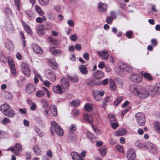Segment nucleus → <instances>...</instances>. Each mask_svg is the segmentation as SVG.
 Returning a JSON list of instances; mask_svg holds the SVG:
<instances>
[{
    "instance_id": "nucleus-1",
    "label": "nucleus",
    "mask_w": 160,
    "mask_h": 160,
    "mask_svg": "<svg viewBox=\"0 0 160 160\" xmlns=\"http://www.w3.org/2000/svg\"><path fill=\"white\" fill-rule=\"evenodd\" d=\"M151 86H148L146 88L137 87L134 85L130 86L129 90L131 93L141 99L147 98L149 95L154 97L153 92L150 89Z\"/></svg>"
},
{
    "instance_id": "nucleus-2",
    "label": "nucleus",
    "mask_w": 160,
    "mask_h": 160,
    "mask_svg": "<svg viewBox=\"0 0 160 160\" xmlns=\"http://www.w3.org/2000/svg\"><path fill=\"white\" fill-rule=\"evenodd\" d=\"M115 72L120 76L123 75L126 72L132 71V67L125 63H122L118 65L115 68Z\"/></svg>"
},
{
    "instance_id": "nucleus-3",
    "label": "nucleus",
    "mask_w": 160,
    "mask_h": 160,
    "mask_svg": "<svg viewBox=\"0 0 160 160\" xmlns=\"http://www.w3.org/2000/svg\"><path fill=\"white\" fill-rule=\"evenodd\" d=\"M51 134L53 135L55 132L57 134L60 136H62L63 135V132L62 128L58 124L54 121L51 122V126L50 128Z\"/></svg>"
},
{
    "instance_id": "nucleus-4",
    "label": "nucleus",
    "mask_w": 160,
    "mask_h": 160,
    "mask_svg": "<svg viewBox=\"0 0 160 160\" xmlns=\"http://www.w3.org/2000/svg\"><path fill=\"white\" fill-rule=\"evenodd\" d=\"M136 121L140 126H143L145 122V117L144 114L139 112L136 114L135 115Z\"/></svg>"
},
{
    "instance_id": "nucleus-5",
    "label": "nucleus",
    "mask_w": 160,
    "mask_h": 160,
    "mask_svg": "<svg viewBox=\"0 0 160 160\" xmlns=\"http://www.w3.org/2000/svg\"><path fill=\"white\" fill-rule=\"evenodd\" d=\"M7 151H11L13 152L17 156L19 155L22 152V148L21 144L19 143H17L15 145L14 147L7 149Z\"/></svg>"
},
{
    "instance_id": "nucleus-6",
    "label": "nucleus",
    "mask_w": 160,
    "mask_h": 160,
    "mask_svg": "<svg viewBox=\"0 0 160 160\" xmlns=\"http://www.w3.org/2000/svg\"><path fill=\"white\" fill-rule=\"evenodd\" d=\"M21 68L23 74L28 77L31 74V71L28 64L22 62L21 64Z\"/></svg>"
},
{
    "instance_id": "nucleus-7",
    "label": "nucleus",
    "mask_w": 160,
    "mask_h": 160,
    "mask_svg": "<svg viewBox=\"0 0 160 160\" xmlns=\"http://www.w3.org/2000/svg\"><path fill=\"white\" fill-rule=\"evenodd\" d=\"M145 147L151 153H155L157 152V149L155 145L149 142L145 143Z\"/></svg>"
},
{
    "instance_id": "nucleus-8",
    "label": "nucleus",
    "mask_w": 160,
    "mask_h": 160,
    "mask_svg": "<svg viewBox=\"0 0 160 160\" xmlns=\"http://www.w3.org/2000/svg\"><path fill=\"white\" fill-rule=\"evenodd\" d=\"M104 94V92L102 90H95L93 91V97L97 101H99L102 98V97Z\"/></svg>"
},
{
    "instance_id": "nucleus-9",
    "label": "nucleus",
    "mask_w": 160,
    "mask_h": 160,
    "mask_svg": "<svg viewBox=\"0 0 160 160\" xmlns=\"http://www.w3.org/2000/svg\"><path fill=\"white\" fill-rule=\"evenodd\" d=\"M45 76L51 82H54L56 80V75L51 70H47L46 72Z\"/></svg>"
},
{
    "instance_id": "nucleus-10",
    "label": "nucleus",
    "mask_w": 160,
    "mask_h": 160,
    "mask_svg": "<svg viewBox=\"0 0 160 160\" xmlns=\"http://www.w3.org/2000/svg\"><path fill=\"white\" fill-rule=\"evenodd\" d=\"M130 80L132 82L139 83L141 82L142 80V76L136 73L132 74L130 76Z\"/></svg>"
},
{
    "instance_id": "nucleus-11",
    "label": "nucleus",
    "mask_w": 160,
    "mask_h": 160,
    "mask_svg": "<svg viewBox=\"0 0 160 160\" xmlns=\"http://www.w3.org/2000/svg\"><path fill=\"white\" fill-rule=\"evenodd\" d=\"M61 86L64 90L68 89L70 86L69 80L66 78L62 77L60 80Z\"/></svg>"
},
{
    "instance_id": "nucleus-12",
    "label": "nucleus",
    "mask_w": 160,
    "mask_h": 160,
    "mask_svg": "<svg viewBox=\"0 0 160 160\" xmlns=\"http://www.w3.org/2000/svg\"><path fill=\"white\" fill-rule=\"evenodd\" d=\"M8 62L10 66L12 74L14 76L16 75V71L14 66V62L12 58L8 57Z\"/></svg>"
},
{
    "instance_id": "nucleus-13",
    "label": "nucleus",
    "mask_w": 160,
    "mask_h": 160,
    "mask_svg": "<svg viewBox=\"0 0 160 160\" xmlns=\"http://www.w3.org/2000/svg\"><path fill=\"white\" fill-rule=\"evenodd\" d=\"M127 157L129 160H133L136 158V153L134 149L130 148L127 151Z\"/></svg>"
},
{
    "instance_id": "nucleus-14",
    "label": "nucleus",
    "mask_w": 160,
    "mask_h": 160,
    "mask_svg": "<svg viewBox=\"0 0 160 160\" xmlns=\"http://www.w3.org/2000/svg\"><path fill=\"white\" fill-rule=\"evenodd\" d=\"M150 89L152 90V93L154 96L158 93H160V83L151 86Z\"/></svg>"
},
{
    "instance_id": "nucleus-15",
    "label": "nucleus",
    "mask_w": 160,
    "mask_h": 160,
    "mask_svg": "<svg viewBox=\"0 0 160 160\" xmlns=\"http://www.w3.org/2000/svg\"><path fill=\"white\" fill-rule=\"evenodd\" d=\"M93 77L96 79H100L102 78L104 76V74L101 70L96 71L93 73Z\"/></svg>"
},
{
    "instance_id": "nucleus-16",
    "label": "nucleus",
    "mask_w": 160,
    "mask_h": 160,
    "mask_svg": "<svg viewBox=\"0 0 160 160\" xmlns=\"http://www.w3.org/2000/svg\"><path fill=\"white\" fill-rule=\"evenodd\" d=\"M98 54L103 60H107L109 56V52L107 51H98Z\"/></svg>"
},
{
    "instance_id": "nucleus-17",
    "label": "nucleus",
    "mask_w": 160,
    "mask_h": 160,
    "mask_svg": "<svg viewBox=\"0 0 160 160\" xmlns=\"http://www.w3.org/2000/svg\"><path fill=\"white\" fill-rule=\"evenodd\" d=\"M35 90V86L32 84L27 85L26 88V91L29 94H31L34 92Z\"/></svg>"
},
{
    "instance_id": "nucleus-18",
    "label": "nucleus",
    "mask_w": 160,
    "mask_h": 160,
    "mask_svg": "<svg viewBox=\"0 0 160 160\" xmlns=\"http://www.w3.org/2000/svg\"><path fill=\"white\" fill-rule=\"evenodd\" d=\"M127 133V131L125 129L120 128L115 132L114 134L117 136H119L125 135Z\"/></svg>"
},
{
    "instance_id": "nucleus-19",
    "label": "nucleus",
    "mask_w": 160,
    "mask_h": 160,
    "mask_svg": "<svg viewBox=\"0 0 160 160\" xmlns=\"http://www.w3.org/2000/svg\"><path fill=\"white\" fill-rule=\"evenodd\" d=\"M11 107L7 103H4L0 107V109L1 112L4 114L10 109Z\"/></svg>"
},
{
    "instance_id": "nucleus-20",
    "label": "nucleus",
    "mask_w": 160,
    "mask_h": 160,
    "mask_svg": "<svg viewBox=\"0 0 160 160\" xmlns=\"http://www.w3.org/2000/svg\"><path fill=\"white\" fill-rule=\"evenodd\" d=\"M98 7L99 11L100 12H102L107 11V6L106 4L99 2Z\"/></svg>"
},
{
    "instance_id": "nucleus-21",
    "label": "nucleus",
    "mask_w": 160,
    "mask_h": 160,
    "mask_svg": "<svg viewBox=\"0 0 160 160\" xmlns=\"http://www.w3.org/2000/svg\"><path fill=\"white\" fill-rule=\"evenodd\" d=\"M52 90L54 92L57 93L62 94L64 92L61 87L59 85L54 86Z\"/></svg>"
},
{
    "instance_id": "nucleus-22",
    "label": "nucleus",
    "mask_w": 160,
    "mask_h": 160,
    "mask_svg": "<svg viewBox=\"0 0 160 160\" xmlns=\"http://www.w3.org/2000/svg\"><path fill=\"white\" fill-rule=\"evenodd\" d=\"M32 48L36 53L41 54L43 52L42 50L39 46L36 44H33L32 45Z\"/></svg>"
},
{
    "instance_id": "nucleus-23",
    "label": "nucleus",
    "mask_w": 160,
    "mask_h": 160,
    "mask_svg": "<svg viewBox=\"0 0 160 160\" xmlns=\"http://www.w3.org/2000/svg\"><path fill=\"white\" fill-rule=\"evenodd\" d=\"M52 115L54 117L57 115V110L56 106L54 105H51L49 108Z\"/></svg>"
},
{
    "instance_id": "nucleus-24",
    "label": "nucleus",
    "mask_w": 160,
    "mask_h": 160,
    "mask_svg": "<svg viewBox=\"0 0 160 160\" xmlns=\"http://www.w3.org/2000/svg\"><path fill=\"white\" fill-rule=\"evenodd\" d=\"M4 114L9 117L12 118L15 116V112L11 107L10 109H9V110H8Z\"/></svg>"
},
{
    "instance_id": "nucleus-25",
    "label": "nucleus",
    "mask_w": 160,
    "mask_h": 160,
    "mask_svg": "<svg viewBox=\"0 0 160 160\" xmlns=\"http://www.w3.org/2000/svg\"><path fill=\"white\" fill-rule=\"evenodd\" d=\"M22 23L26 31L28 33L31 34L32 31L29 26L24 21H22Z\"/></svg>"
},
{
    "instance_id": "nucleus-26",
    "label": "nucleus",
    "mask_w": 160,
    "mask_h": 160,
    "mask_svg": "<svg viewBox=\"0 0 160 160\" xmlns=\"http://www.w3.org/2000/svg\"><path fill=\"white\" fill-rule=\"evenodd\" d=\"M49 50L54 55H59L61 53L60 51L58 49H55V48L54 47H51Z\"/></svg>"
},
{
    "instance_id": "nucleus-27",
    "label": "nucleus",
    "mask_w": 160,
    "mask_h": 160,
    "mask_svg": "<svg viewBox=\"0 0 160 160\" xmlns=\"http://www.w3.org/2000/svg\"><path fill=\"white\" fill-rule=\"evenodd\" d=\"M79 70L82 73L86 74L88 72L87 68L84 65H82L79 66Z\"/></svg>"
},
{
    "instance_id": "nucleus-28",
    "label": "nucleus",
    "mask_w": 160,
    "mask_h": 160,
    "mask_svg": "<svg viewBox=\"0 0 160 160\" xmlns=\"http://www.w3.org/2000/svg\"><path fill=\"white\" fill-rule=\"evenodd\" d=\"M141 74L145 79L148 81H151L152 80V78L150 73L142 72Z\"/></svg>"
},
{
    "instance_id": "nucleus-29",
    "label": "nucleus",
    "mask_w": 160,
    "mask_h": 160,
    "mask_svg": "<svg viewBox=\"0 0 160 160\" xmlns=\"http://www.w3.org/2000/svg\"><path fill=\"white\" fill-rule=\"evenodd\" d=\"M49 65L53 68V69H56L58 67V64L56 62L54 61V60L52 59V60H50L48 62Z\"/></svg>"
},
{
    "instance_id": "nucleus-30",
    "label": "nucleus",
    "mask_w": 160,
    "mask_h": 160,
    "mask_svg": "<svg viewBox=\"0 0 160 160\" xmlns=\"http://www.w3.org/2000/svg\"><path fill=\"white\" fill-rule=\"evenodd\" d=\"M33 150L34 153L37 155H39L41 154V151L38 145H34L33 147Z\"/></svg>"
},
{
    "instance_id": "nucleus-31",
    "label": "nucleus",
    "mask_w": 160,
    "mask_h": 160,
    "mask_svg": "<svg viewBox=\"0 0 160 160\" xmlns=\"http://www.w3.org/2000/svg\"><path fill=\"white\" fill-rule=\"evenodd\" d=\"M36 31L37 33L39 35H42L44 34L43 27L41 25H40L37 28Z\"/></svg>"
},
{
    "instance_id": "nucleus-32",
    "label": "nucleus",
    "mask_w": 160,
    "mask_h": 160,
    "mask_svg": "<svg viewBox=\"0 0 160 160\" xmlns=\"http://www.w3.org/2000/svg\"><path fill=\"white\" fill-rule=\"evenodd\" d=\"M154 127L155 130L158 133H160V122H154Z\"/></svg>"
},
{
    "instance_id": "nucleus-33",
    "label": "nucleus",
    "mask_w": 160,
    "mask_h": 160,
    "mask_svg": "<svg viewBox=\"0 0 160 160\" xmlns=\"http://www.w3.org/2000/svg\"><path fill=\"white\" fill-rule=\"evenodd\" d=\"M84 118L89 123H92V121L93 118L92 116L88 114H84Z\"/></svg>"
},
{
    "instance_id": "nucleus-34",
    "label": "nucleus",
    "mask_w": 160,
    "mask_h": 160,
    "mask_svg": "<svg viewBox=\"0 0 160 160\" xmlns=\"http://www.w3.org/2000/svg\"><path fill=\"white\" fill-rule=\"evenodd\" d=\"M109 84L111 89L113 91H115L117 86L115 82L113 80H110Z\"/></svg>"
},
{
    "instance_id": "nucleus-35",
    "label": "nucleus",
    "mask_w": 160,
    "mask_h": 160,
    "mask_svg": "<svg viewBox=\"0 0 160 160\" xmlns=\"http://www.w3.org/2000/svg\"><path fill=\"white\" fill-rule=\"evenodd\" d=\"M6 46L7 48L9 50H11L13 48V45L12 42L10 40L7 41L6 43Z\"/></svg>"
},
{
    "instance_id": "nucleus-36",
    "label": "nucleus",
    "mask_w": 160,
    "mask_h": 160,
    "mask_svg": "<svg viewBox=\"0 0 160 160\" xmlns=\"http://www.w3.org/2000/svg\"><path fill=\"white\" fill-rule=\"evenodd\" d=\"M0 60L3 63H5L7 62V58L2 53H0Z\"/></svg>"
},
{
    "instance_id": "nucleus-37",
    "label": "nucleus",
    "mask_w": 160,
    "mask_h": 160,
    "mask_svg": "<svg viewBox=\"0 0 160 160\" xmlns=\"http://www.w3.org/2000/svg\"><path fill=\"white\" fill-rule=\"evenodd\" d=\"M71 156L73 160H74L75 159H77L81 156V155L78 153L77 152H73L71 153Z\"/></svg>"
},
{
    "instance_id": "nucleus-38",
    "label": "nucleus",
    "mask_w": 160,
    "mask_h": 160,
    "mask_svg": "<svg viewBox=\"0 0 160 160\" xmlns=\"http://www.w3.org/2000/svg\"><path fill=\"white\" fill-rule=\"evenodd\" d=\"M84 108L86 111H89L92 109V105L89 103H86L84 105Z\"/></svg>"
},
{
    "instance_id": "nucleus-39",
    "label": "nucleus",
    "mask_w": 160,
    "mask_h": 160,
    "mask_svg": "<svg viewBox=\"0 0 160 160\" xmlns=\"http://www.w3.org/2000/svg\"><path fill=\"white\" fill-rule=\"evenodd\" d=\"M106 148L105 146H103L99 148L100 152L102 156L103 157L106 154Z\"/></svg>"
},
{
    "instance_id": "nucleus-40",
    "label": "nucleus",
    "mask_w": 160,
    "mask_h": 160,
    "mask_svg": "<svg viewBox=\"0 0 160 160\" xmlns=\"http://www.w3.org/2000/svg\"><path fill=\"white\" fill-rule=\"evenodd\" d=\"M135 145L140 148H145V143H142L139 141H137L135 143Z\"/></svg>"
},
{
    "instance_id": "nucleus-41",
    "label": "nucleus",
    "mask_w": 160,
    "mask_h": 160,
    "mask_svg": "<svg viewBox=\"0 0 160 160\" xmlns=\"http://www.w3.org/2000/svg\"><path fill=\"white\" fill-rule=\"evenodd\" d=\"M32 72L35 76V77L38 78L41 81H43L41 77V75L38 72L36 69H33L32 70Z\"/></svg>"
},
{
    "instance_id": "nucleus-42",
    "label": "nucleus",
    "mask_w": 160,
    "mask_h": 160,
    "mask_svg": "<svg viewBox=\"0 0 160 160\" xmlns=\"http://www.w3.org/2000/svg\"><path fill=\"white\" fill-rule=\"evenodd\" d=\"M86 83L87 85L90 86H92L95 85L93 80L92 79H88L86 81Z\"/></svg>"
},
{
    "instance_id": "nucleus-43",
    "label": "nucleus",
    "mask_w": 160,
    "mask_h": 160,
    "mask_svg": "<svg viewBox=\"0 0 160 160\" xmlns=\"http://www.w3.org/2000/svg\"><path fill=\"white\" fill-rule=\"evenodd\" d=\"M4 96L5 98L8 100L11 99L12 97V94L8 92H6Z\"/></svg>"
},
{
    "instance_id": "nucleus-44",
    "label": "nucleus",
    "mask_w": 160,
    "mask_h": 160,
    "mask_svg": "<svg viewBox=\"0 0 160 160\" xmlns=\"http://www.w3.org/2000/svg\"><path fill=\"white\" fill-rule=\"evenodd\" d=\"M45 93L44 91L42 90H39L36 92V96L38 97H42Z\"/></svg>"
},
{
    "instance_id": "nucleus-45",
    "label": "nucleus",
    "mask_w": 160,
    "mask_h": 160,
    "mask_svg": "<svg viewBox=\"0 0 160 160\" xmlns=\"http://www.w3.org/2000/svg\"><path fill=\"white\" fill-rule=\"evenodd\" d=\"M35 9L36 11L41 15L43 14L44 12L42 10L40 7L37 5L35 6Z\"/></svg>"
},
{
    "instance_id": "nucleus-46",
    "label": "nucleus",
    "mask_w": 160,
    "mask_h": 160,
    "mask_svg": "<svg viewBox=\"0 0 160 160\" xmlns=\"http://www.w3.org/2000/svg\"><path fill=\"white\" fill-rule=\"evenodd\" d=\"M123 97H118L116 100L114 102V104L115 105H117L122 102Z\"/></svg>"
},
{
    "instance_id": "nucleus-47",
    "label": "nucleus",
    "mask_w": 160,
    "mask_h": 160,
    "mask_svg": "<svg viewBox=\"0 0 160 160\" xmlns=\"http://www.w3.org/2000/svg\"><path fill=\"white\" fill-rule=\"evenodd\" d=\"M41 103L45 109L47 108L48 107V102L45 100H42L41 101Z\"/></svg>"
},
{
    "instance_id": "nucleus-48",
    "label": "nucleus",
    "mask_w": 160,
    "mask_h": 160,
    "mask_svg": "<svg viewBox=\"0 0 160 160\" xmlns=\"http://www.w3.org/2000/svg\"><path fill=\"white\" fill-rule=\"evenodd\" d=\"M80 101L78 100H73L71 104V105L73 106L74 107H78L79 106L80 104Z\"/></svg>"
},
{
    "instance_id": "nucleus-49",
    "label": "nucleus",
    "mask_w": 160,
    "mask_h": 160,
    "mask_svg": "<svg viewBox=\"0 0 160 160\" xmlns=\"http://www.w3.org/2000/svg\"><path fill=\"white\" fill-rule=\"evenodd\" d=\"M40 4L42 6H45L48 4L49 0H38Z\"/></svg>"
},
{
    "instance_id": "nucleus-50",
    "label": "nucleus",
    "mask_w": 160,
    "mask_h": 160,
    "mask_svg": "<svg viewBox=\"0 0 160 160\" xmlns=\"http://www.w3.org/2000/svg\"><path fill=\"white\" fill-rule=\"evenodd\" d=\"M68 137L69 139L73 141H75L77 138L76 136L73 133L69 134Z\"/></svg>"
},
{
    "instance_id": "nucleus-51",
    "label": "nucleus",
    "mask_w": 160,
    "mask_h": 160,
    "mask_svg": "<svg viewBox=\"0 0 160 160\" xmlns=\"http://www.w3.org/2000/svg\"><path fill=\"white\" fill-rule=\"evenodd\" d=\"M87 136L91 140L92 142H94V140H93V135L92 133L88 132L86 133Z\"/></svg>"
},
{
    "instance_id": "nucleus-52",
    "label": "nucleus",
    "mask_w": 160,
    "mask_h": 160,
    "mask_svg": "<svg viewBox=\"0 0 160 160\" xmlns=\"http://www.w3.org/2000/svg\"><path fill=\"white\" fill-rule=\"evenodd\" d=\"M108 118L109 119L110 123L113 122H116V120L114 115H109Z\"/></svg>"
},
{
    "instance_id": "nucleus-53",
    "label": "nucleus",
    "mask_w": 160,
    "mask_h": 160,
    "mask_svg": "<svg viewBox=\"0 0 160 160\" xmlns=\"http://www.w3.org/2000/svg\"><path fill=\"white\" fill-rule=\"evenodd\" d=\"M48 18L51 21H54L55 19V16L52 13H49L48 15Z\"/></svg>"
},
{
    "instance_id": "nucleus-54",
    "label": "nucleus",
    "mask_w": 160,
    "mask_h": 160,
    "mask_svg": "<svg viewBox=\"0 0 160 160\" xmlns=\"http://www.w3.org/2000/svg\"><path fill=\"white\" fill-rule=\"evenodd\" d=\"M26 13L30 18H33L34 17L33 13L31 10H27L26 11Z\"/></svg>"
},
{
    "instance_id": "nucleus-55",
    "label": "nucleus",
    "mask_w": 160,
    "mask_h": 160,
    "mask_svg": "<svg viewBox=\"0 0 160 160\" xmlns=\"http://www.w3.org/2000/svg\"><path fill=\"white\" fill-rule=\"evenodd\" d=\"M77 129L75 125L72 124L71 127L69 128V130L71 132H73L76 130Z\"/></svg>"
},
{
    "instance_id": "nucleus-56",
    "label": "nucleus",
    "mask_w": 160,
    "mask_h": 160,
    "mask_svg": "<svg viewBox=\"0 0 160 160\" xmlns=\"http://www.w3.org/2000/svg\"><path fill=\"white\" fill-rule=\"evenodd\" d=\"M68 77L71 81L72 82H76L78 81V79L77 76L69 77L68 76Z\"/></svg>"
},
{
    "instance_id": "nucleus-57",
    "label": "nucleus",
    "mask_w": 160,
    "mask_h": 160,
    "mask_svg": "<svg viewBox=\"0 0 160 160\" xmlns=\"http://www.w3.org/2000/svg\"><path fill=\"white\" fill-rule=\"evenodd\" d=\"M110 123L112 127L114 129H116L119 126L118 124L116 122H113Z\"/></svg>"
},
{
    "instance_id": "nucleus-58",
    "label": "nucleus",
    "mask_w": 160,
    "mask_h": 160,
    "mask_svg": "<svg viewBox=\"0 0 160 160\" xmlns=\"http://www.w3.org/2000/svg\"><path fill=\"white\" fill-rule=\"evenodd\" d=\"M69 38L71 41H75L77 39V36L76 34H74L71 35L70 36Z\"/></svg>"
},
{
    "instance_id": "nucleus-59",
    "label": "nucleus",
    "mask_w": 160,
    "mask_h": 160,
    "mask_svg": "<svg viewBox=\"0 0 160 160\" xmlns=\"http://www.w3.org/2000/svg\"><path fill=\"white\" fill-rule=\"evenodd\" d=\"M132 31H128L126 32V36L128 38H132Z\"/></svg>"
},
{
    "instance_id": "nucleus-60",
    "label": "nucleus",
    "mask_w": 160,
    "mask_h": 160,
    "mask_svg": "<svg viewBox=\"0 0 160 160\" xmlns=\"http://www.w3.org/2000/svg\"><path fill=\"white\" fill-rule=\"evenodd\" d=\"M115 150L121 152H123V149L122 146L119 145H116L115 146Z\"/></svg>"
},
{
    "instance_id": "nucleus-61",
    "label": "nucleus",
    "mask_w": 160,
    "mask_h": 160,
    "mask_svg": "<svg viewBox=\"0 0 160 160\" xmlns=\"http://www.w3.org/2000/svg\"><path fill=\"white\" fill-rule=\"evenodd\" d=\"M130 108L129 107L127 108L126 109L124 110H122V112L121 113V116L122 117H123L124 115L127 113L128 111L130 110Z\"/></svg>"
},
{
    "instance_id": "nucleus-62",
    "label": "nucleus",
    "mask_w": 160,
    "mask_h": 160,
    "mask_svg": "<svg viewBox=\"0 0 160 160\" xmlns=\"http://www.w3.org/2000/svg\"><path fill=\"white\" fill-rule=\"evenodd\" d=\"M15 4L18 10L19 11L20 9V0H14Z\"/></svg>"
},
{
    "instance_id": "nucleus-63",
    "label": "nucleus",
    "mask_w": 160,
    "mask_h": 160,
    "mask_svg": "<svg viewBox=\"0 0 160 160\" xmlns=\"http://www.w3.org/2000/svg\"><path fill=\"white\" fill-rule=\"evenodd\" d=\"M110 15L111 17L113 19H115L116 18V16L114 12L113 11H111L110 12Z\"/></svg>"
},
{
    "instance_id": "nucleus-64",
    "label": "nucleus",
    "mask_w": 160,
    "mask_h": 160,
    "mask_svg": "<svg viewBox=\"0 0 160 160\" xmlns=\"http://www.w3.org/2000/svg\"><path fill=\"white\" fill-rule=\"evenodd\" d=\"M37 105L35 103H32L30 107V109L32 111H35Z\"/></svg>"
}]
</instances>
